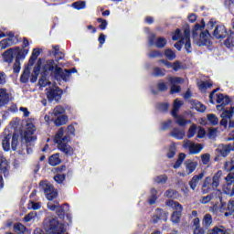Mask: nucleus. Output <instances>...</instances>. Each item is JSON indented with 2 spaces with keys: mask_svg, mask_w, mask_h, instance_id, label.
<instances>
[{
  "mask_svg": "<svg viewBox=\"0 0 234 234\" xmlns=\"http://www.w3.org/2000/svg\"><path fill=\"white\" fill-rule=\"evenodd\" d=\"M176 154V146L175 144H171L166 154L167 158H173Z\"/></svg>",
  "mask_w": 234,
  "mask_h": 234,
  "instance_id": "nucleus-48",
  "label": "nucleus"
},
{
  "mask_svg": "<svg viewBox=\"0 0 234 234\" xmlns=\"http://www.w3.org/2000/svg\"><path fill=\"white\" fill-rule=\"evenodd\" d=\"M27 227L21 223H16L14 225V231L15 233H25Z\"/></svg>",
  "mask_w": 234,
  "mask_h": 234,
  "instance_id": "nucleus-40",
  "label": "nucleus"
},
{
  "mask_svg": "<svg viewBox=\"0 0 234 234\" xmlns=\"http://www.w3.org/2000/svg\"><path fill=\"white\" fill-rule=\"evenodd\" d=\"M48 164L50 165L56 166L61 164V159L59 158V154H55L49 157Z\"/></svg>",
  "mask_w": 234,
  "mask_h": 234,
  "instance_id": "nucleus-30",
  "label": "nucleus"
},
{
  "mask_svg": "<svg viewBox=\"0 0 234 234\" xmlns=\"http://www.w3.org/2000/svg\"><path fill=\"white\" fill-rule=\"evenodd\" d=\"M16 50H17V48H9L5 50L2 55L4 61L5 63H12V61H14V54H16Z\"/></svg>",
  "mask_w": 234,
  "mask_h": 234,
  "instance_id": "nucleus-20",
  "label": "nucleus"
},
{
  "mask_svg": "<svg viewBox=\"0 0 234 234\" xmlns=\"http://www.w3.org/2000/svg\"><path fill=\"white\" fill-rule=\"evenodd\" d=\"M13 70L15 74H19V72L21 71V62H18L17 60H16L13 65Z\"/></svg>",
  "mask_w": 234,
  "mask_h": 234,
  "instance_id": "nucleus-56",
  "label": "nucleus"
},
{
  "mask_svg": "<svg viewBox=\"0 0 234 234\" xmlns=\"http://www.w3.org/2000/svg\"><path fill=\"white\" fill-rule=\"evenodd\" d=\"M191 30H189V28H185L184 30V36H183V41H184V45H185V48L186 50V52H191Z\"/></svg>",
  "mask_w": 234,
  "mask_h": 234,
  "instance_id": "nucleus-19",
  "label": "nucleus"
},
{
  "mask_svg": "<svg viewBox=\"0 0 234 234\" xmlns=\"http://www.w3.org/2000/svg\"><path fill=\"white\" fill-rule=\"evenodd\" d=\"M72 8H75V10H83L87 8V3L85 1H77L71 5Z\"/></svg>",
  "mask_w": 234,
  "mask_h": 234,
  "instance_id": "nucleus-35",
  "label": "nucleus"
},
{
  "mask_svg": "<svg viewBox=\"0 0 234 234\" xmlns=\"http://www.w3.org/2000/svg\"><path fill=\"white\" fill-rule=\"evenodd\" d=\"M182 105H184V102H182V101L178 99L175 100L173 110H172V116H176V113L178 112V111H180V108L182 107Z\"/></svg>",
  "mask_w": 234,
  "mask_h": 234,
  "instance_id": "nucleus-31",
  "label": "nucleus"
},
{
  "mask_svg": "<svg viewBox=\"0 0 234 234\" xmlns=\"http://www.w3.org/2000/svg\"><path fill=\"white\" fill-rule=\"evenodd\" d=\"M210 155L209 154H204L201 155V160L204 165H207L209 164Z\"/></svg>",
  "mask_w": 234,
  "mask_h": 234,
  "instance_id": "nucleus-62",
  "label": "nucleus"
},
{
  "mask_svg": "<svg viewBox=\"0 0 234 234\" xmlns=\"http://www.w3.org/2000/svg\"><path fill=\"white\" fill-rule=\"evenodd\" d=\"M173 118H175L176 122L177 123V125H179L180 127H184L186 126V123H191V121H187L186 120V118L182 115H178L176 113V116H173Z\"/></svg>",
  "mask_w": 234,
  "mask_h": 234,
  "instance_id": "nucleus-28",
  "label": "nucleus"
},
{
  "mask_svg": "<svg viewBox=\"0 0 234 234\" xmlns=\"http://www.w3.org/2000/svg\"><path fill=\"white\" fill-rule=\"evenodd\" d=\"M8 162L6 159L0 155V173L4 175V176H8V169H9Z\"/></svg>",
  "mask_w": 234,
  "mask_h": 234,
  "instance_id": "nucleus-21",
  "label": "nucleus"
},
{
  "mask_svg": "<svg viewBox=\"0 0 234 234\" xmlns=\"http://www.w3.org/2000/svg\"><path fill=\"white\" fill-rule=\"evenodd\" d=\"M172 69L175 70V72H178V70H182L184 68V65H182V62L176 60L174 63H172Z\"/></svg>",
  "mask_w": 234,
  "mask_h": 234,
  "instance_id": "nucleus-47",
  "label": "nucleus"
},
{
  "mask_svg": "<svg viewBox=\"0 0 234 234\" xmlns=\"http://www.w3.org/2000/svg\"><path fill=\"white\" fill-rule=\"evenodd\" d=\"M212 223H213V218L211 217V215L210 214L205 215L203 218V226H206L207 228L211 226Z\"/></svg>",
  "mask_w": 234,
  "mask_h": 234,
  "instance_id": "nucleus-45",
  "label": "nucleus"
},
{
  "mask_svg": "<svg viewBox=\"0 0 234 234\" xmlns=\"http://www.w3.org/2000/svg\"><path fill=\"white\" fill-rule=\"evenodd\" d=\"M156 37L154 35H150L148 41L150 45H155L157 48H164L167 45V40L165 37H158L154 42Z\"/></svg>",
  "mask_w": 234,
  "mask_h": 234,
  "instance_id": "nucleus-18",
  "label": "nucleus"
},
{
  "mask_svg": "<svg viewBox=\"0 0 234 234\" xmlns=\"http://www.w3.org/2000/svg\"><path fill=\"white\" fill-rule=\"evenodd\" d=\"M15 54H16V61H18L21 63V61H24V59L27 58V55L28 54V49H26V48L19 49L17 48V50L15 51Z\"/></svg>",
  "mask_w": 234,
  "mask_h": 234,
  "instance_id": "nucleus-25",
  "label": "nucleus"
},
{
  "mask_svg": "<svg viewBox=\"0 0 234 234\" xmlns=\"http://www.w3.org/2000/svg\"><path fill=\"white\" fill-rule=\"evenodd\" d=\"M208 234H229L228 231H226L225 229L222 227H215L213 229H211Z\"/></svg>",
  "mask_w": 234,
  "mask_h": 234,
  "instance_id": "nucleus-39",
  "label": "nucleus"
},
{
  "mask_svg": "<svg viewBox=\"0 0 234 234\" xmlns=\"http://www.w3.org/2000/svg\"><path fill=\"white\" fill-rule=\"evenodd\" d=\"M156 189L153 188L151 190V197L148 199V202L151 206H153V204H156V200L158 199V196H156Z\"/></svg>",
  "mask_w": 234,
  "mask_h": 234,
  "instance_id": "nucleus-37",
  "label": "nucleus"
},
{
  "mask_svg": "<svg viewBox=\"0 0 234 234\" xmlns=\"http://www.w3.org/2000/svg\"><path fill=\"white\" fill-rule=\"evenodd\" d=\"M215 92H217V90H214L209 95L210 103H215L214 100H216V103L220 105H228L229 103V97L224 94H215Z\"/></svg>",
  "mask_w": 234,
  "mask_h": 234,
  "instance_id": "nucleus-12",
  "label": "nucleus"
},
{
  "mask_svg": "<svg viewBox=\"0 0 234 234\" xmlns=\"http://www.w3.org/2000/svg\"><path fill=\"white\" fill-rule=\"evenodd\" d=\"M221 122H220V125H222V127H228V122L229 121V127L230 129H232L234 127V122L231 121V113L229 112V111H224L222 113H221Z\"/></svg>",
  "mask_w": 234,
  "mask_h": 234,
  "instance_id": "nucleus-17",
  "label": "nucleus"
},
{
  "mask_svg": "<svg viewBox=\"0 0 234 234\" xmlns=\"http://www.w3.org/2000/svg\"><path fill=\"white\" fill-rule=\"evenodd\" d=\"M184 37V33L180 32V29H176L172 37L173 41H178V39H182Z\"/></svg>",
  "mask_w": 234,
  "mask_h": 234,
  "instance_id": "nucleus-52",
  "label": "nucleus"
},
{
  "mask_svg": "<svg viewBox=\"0 0 234 234\" xmlns=\"http://www.w3.org/2000/svg\"><path fill=\"white\" fill-rule=\"evenodd\" d=\"M54 67H55L54 60L46 61L42 69L41 77L38 80V85L40 87L48 86V89H49L50 87H52V85H54L52 82H50V80H48V74H50V72L54 70Z\"/></svg>",
  "mask_w": 234,
  "mask_h": 234,
  "instance_id": "nucleus-4",
  "label": "nucleus"
},
{
  "mask_svg": "<svg viewBox=\"0 0 234 234\" xmlns=\"http://www.w3.org/2000/svg\"><path fill=\"white\" fill-rule=\"evenodd\" d=\"M47 98L49 101H59L63 91L56 84H52L49 88H47Z\"/></svg>",
  "mask_w": 234,
  "mask_h": 234,
  "instance_id": "nucleus-10",
  "label": "nucleus"
},
{
  "mask_svg": "<svg viewBox=\"0 0 234 234\" xmlns=\"http://www.w3.org/2000/svg\"><path fill=\"white\" fill-rule=\"evenodd\" d=\"M40 52H39V49H34L33 52H32V55L29 58V62H28V65L29 67H32L36 61V59H37V57L39 56Z\"/></svg>",
  "mask_w": 234,
  "mask_h": 234,
  "instance_id": "nucleus-36",
  "label": "nucleus"
},
{
  "mask_svg": "<svg viewBox=\"0 0 234 234\" xmlns=\"http://www.w3.org/2000/svg\"><path fill=\"white\" fill-rule=\"evenodd\" d=\"M165 55L167 58V59H169L170 61H173V59H175V58H176V55L175 54V51H173L169 48L165 49Z\"/></svg>",
  "mask_w": 234,
  "mask_h": 234,
  "instance_id": "nucleus-50",
  "label": "nucleus"
},
{
  "mask_svg": "<svg viewBox=\"0 0 234 234\" xmlns=\"http://www.w3.org/2000/svg\"><path fill=\"white\" fill-rule=\"evenodd\" d=\"M207 120L211 125H218V118H217L216 114H208L207 115Z\"/></svg>",
  "mask_w": 234,
  "mask_h": 234,
  "instance_id": "nucleus-46",
  "label": "nucleus"
},
{
  "mask_svg": "<svg viewBox=\"0 0 234 234\" xmlns=\"http://www.w3.org/2000/svg\"><path fill=\"white\" fill-rule=\"evenodd\" d=\"M66 229L63 223H60L58 218H52L49 220L48 228L46 229V234H67L65 233ZM41 230L37 229L34 234H40Z\"/></svg>",
  "mask_w": 234,
  "mask_h": 234,
  "instance_id": "nucleus-5",
  "label": "nucleus"
},
{
  "mask_svg": "<svg viewBox=\"0 0 234 234\" xmlns=\"http://www.w3.org/2000/svg\"><path fill=\"white\" fill-rule=\"evenodd\" d=\"M97 21L98 23H101V25L99 26V28H101V30H105V28H107V20L103 18H98Z\"/></svg>",
  "mask_w": 234,
  "mask_h": 234,
  "instance_id": "nucleus-57",
  "label": "nucleus"
},
{
  "mask_svg": "<svg viewBox=\"0 0 234 234\" xmlns=\"http://www.w3.org/2000/svg\"><path fill=\"white\" fill-rule=\"evenodd\" d=\"M10 101V93L6 91V89H0V106L6 105Z\"/></svg>",
  "mask_w": 234,
  "mask_h": 234,
  "instance_id": "nucleus-22",
  "label": "nucleus"
},
{
  "mask_svg": "<svg viewBox=\"0 0 234 234\" xmlns=\"http://www.w3.org/2000/svg\"><path fill=\"white\" fill-rule=\"evenodd\" d=\"M36 217H37V212H30L27 215H26V217L24 218V221L25 222H32L34 220H36Z\"/></svg>",
  "mask_w": 234,
  "mask_h": 234,
  "instance_id": "nucleus-44",
  "label": "nucleus"
},
{
  "mask_svg": "<svg viewBox=\"0 0 234 234\" xmlns=\"http://www.w3.org/2000/svg\"><path fill=\"white\" fill-rule=\"evenodd\" d=\"M148 56L149 58H162V53L160 51H152Z\"/></svg>",
  "mask_w": 234,
  "mask_h": 234,
  "instance_id": "nucleus-64",
  "label": "nucleus"
},
{
  "mask_svg": "<svg viewBox=\"0 0 234 234\" xmlns=\"http://www.w3.org/2000/svg\"><path fill=\"white\" fill-rule=\"evenodd\" d=\"M30 78V68H26L20 77L21 83H27Z\"/></svg>",
  "mask_w": 234,
  "mask_h": 234,
  "instance_id": "nucleus-34",
  "label": "nucleus"
},
{
  "mask_svg": "<svg viewBox=\"0 0 234 234\" xmlns=\"http://www.w3.org/2000/svg\"><path fill=\"white\" fill-rule=\"evenodd\" d=\"M225 46L228 48H231V47H234V32L229 30V34L228 38L225 40Z\"/></svg>",
  "mask_w": 234,
  "mask_h": 234,
  "instance_id": "nucleus-33",
  "label": "nucleus"
},
{
  "mask_svg": "<svg viewBox=\"0 0 234 234\" xmlns=\"http://www.w3.org/2000/svg\"><path fill=\"white\" fill-rule=\"evenodd\" d=\"M64 133L65 131L63 130V128H60L55 135L54 142L55 144H58L59 151H61L65 154L70 155L72 154V153H74V149H72V147H70V145H69L68 144L69 137H63Z\"/></svg>",
  "mask_w": 234,
  "mask_h": 234,
  "instance_id": "nucleus-2",
  "label": "nucleus"
},
{
  "mask_svg": "<svg viewBox=\"0 0 234 234\" xmlns=\"http://www.w3.org/2000/svg\"><path fill=\"white\" fill-rule=\"evenodd\" d=\"M186 160V154H179V157L174 165V169H178L182 165V163Z\"/></svg>",
  "mask_w": 234,
  "mask_h": 234,
  "instance_id": "nucleus-42",
  "label": "nucleus"
},
{
  "mask_svg": "<svg viewBox=\"0 0 234 234\" xmlns=\"http://www.w3.org/2000/svg\"><path fill=\"white\" fill-rule=\"evenodd\" d=\"M168 81L171 84L170 92L172 94H177V92H180L182 88L179 85L180 83H184V79L180 77H169Z\"/></svg>",
  "mask_w": 234,
  "mask_h": 234,
  "instance_id": "nucleus-13",
  "label": "nucleus"
},
{
  "mask_svg": "<svg viewBox=\"0 0 234 234\" xmlns=\"http://www.w3.org/2000/svg\"><path fill=\"white\" fill-rule=\"evenodd\" d=\"M14 45V41L12 38H5L0 42V50H5V48H8V47H12Z\"/></svg>",
  "mask_w": 234,
  "mask_h": 234,
  "instance_id": "nucleus-32",
  "label": "nucleus"
},
{
  "mask_svg": "<svg viewBox=\"0 0 234 234\" xmlns=\"http://www.w3.org/2000/svg\"><path fill=\"white\" fill-rule=\"evenodd\" d=\"M22 139L26 142L27 147L36 144L37 136L36 135V126L34 123H27L26 128L22 133Z\"/></svg>",
  "mask_w": 234,
  "mask_h": 234,
  "instance_id": "nucleus-6",
  "label": "nucleus"
},
{
  "mask_svg": "<svg viewBox=\"0 0 234 234\" xmlns=\"http://www.w3.org/2000/svg\"><path fill=\"white\" fill-rule=\"evenodd\" d=\"M195 109L198 112H204L206 111V106L204 104H202L201 102H199V101H196L195 102Z\"/></svg>",
  "mask_w": 234,
  "mask_h": 234,
  "instance_id": "nucleus-53",
  "label": "nucleus"
},
{
  "mask_svg": "<svg viewBox=\"0 0 234 234\" xmlns=\"http://www.w3.org/2000/svg\"><path fill=\"white\" fill-rule=\"evenodd\" d=\"M54 180L57 184H62L65 180V175H57L54 176Z\"/></svg>",
  "mask_w": 234,
  "mask_h": 234,
  "instance_id": "nucleus-63",
  "label": "nucleus"
},
{
  "mask_svg": "<svg viewBox=\"0 0 234 234\" xmlns=\"http://www.w3.org/2000/svg\"><path fill=\"white\" fill-rule=\"evenodd\" d=\"M72 72H76V69H63L61 68H58L56 66L54 71L52 72V74H54L55 79L59 81V80H63V81H69V80L70 79V74H72Z\"/></svg>",
  "mask_w": 234,
  "mask_h": 234,
  "instance_id": "nucleus-11",
  "label": "nucleus"
},
{
  "mask_svg": "<svg viewBox=\"0 0 234 234\" xmlns=\"http://www.w3.org/2000/svg\"><path fill=\"white\" fill-rule=\"evenodd\" d=\"M229 212H225V217H229L234 213V201H229L227 207Z\"/></svg>",
  "mask_w": 234,
  "mask_h": 234,
  "instance_id": "nucleus-49",
  "label": "nucleus"
},
{
  "mask_svg": "<svg viewBox=\"0 0 234 234\" xmlns=\"http://www.w3.org/2000/svg\"><path fill=\"white\" fill-rule=\"evenodd\" d=\"M202 178H204V173L196 175L191 178V180L189 181V186H190V188L193 189V191H195V189H197V186H198V182H200V180H202Z\"/></svg>",
  "mask_w": 234,
  "mask_h": 234,
  "instance_id": "nucleus-23",
  "label": "nucleus"
},
{
  "mask_svg": "<svg viewBox=\"0 0 234 234\" xmlns=\"http://www.w3.org/2000/svg\"><path fill=\"white\" fill-rule=\"evenodd\" d=\"M39 186L43 189L48 200H54L58 197V190L48 181H41Z\"/></svg>",
  "mask_w": 234,
  "mask_h": 234,
  "instance_id": "nucleus-9",
  "label": "nucleus"
},
{
  "mask_svg": "<svg viewBox=\"0 0 234 234\" xmlns=\"http://www.w3.org/2000/svg\"><path fill=\"white\" fill-rule=\"evenodd\" d=\"M56 211L57 215L59 216L60 218L65 217V213L69 211V204H64L62 206L58 205Z\"/></svg>",
  "mask_w": 234,
  "mask_h": 234,
  "instance_id": "nucleus-29",
  "label": "nucleus"
},
{
  "mask_svg": "<svg viewBox=\"0 0 234 234\" xmlns=\"http://www.w3.org/2000/svg\"><path fill=\"white\" fill-rule=\"evenodd\" d=\"M52 114L54 116V123L57 127L65 125V123H67L68 118L67 115H65V108L62 106L55 107Z\"/></svg>",
  "mask_w": 234,
  "mask_h": 234,
  "instance_id": "nucleus-8",
  "label": "nucleus"
},
{
  "mask_svg": "<svg viewBox=\"0 0 234 234\" xmlns=\"http://www.w3.org/2000/svg\"><path fill=\"white\" fill-rule=\"evenodd\" d=\"M197 166H198V163L197 161L186 160L185 162V167H186L185 173H178V175L179 176H187L188 175L195 173V170L197 169Z\"/></svg>",
  "mask_w": 234,
  "mask_h": 234,
  "instance_id": "nucleus-15",
  "label": "nucleus"
},
{
  "mask_svg": "<svg viewBox=\"0 0 234 234\" xmlns=\"http://www.w3.org/2000/svg\"><path fill=\"white\" fill-rule=\"evenodd\" d=\"M197 87L201 92H206V90L211 89V87H213V82L201 80L197 82Z\"/></svg>",
  "mask_w": 234,
  "mask_h": 234,
  "instance_id": "nucleus-27",
  "label": "nucleus"
},
{
  "mask_svg": "<svg viewBox=\"0 0 234 234\" xmlns=\"http://www.w3.org/2000/svg\"><path fill=\"white\" fill-rule=\"evenodd\" d=\"M209 184H211V177H206L203 183V193H209Z\"/></svg>",
  "mask_w": 234,
  "mask_h": 234,
  "instance_id": "nucleus-43",
  "label": "nucleus"
},
{
  "mask_svg": "<svg viewBox=\"0 0 234 234\" xmlns=\"http://www.w3.org/2000/svg\"><path fill=\"white\" fill-rule=\"evenodd\" d=\"M53 50H54V56L55 58H57V59H63V58H65V54L59 51V46H53Z\"/></svg>",
  "mask_w": 234,
  "mask_h": 234,
  "instance_id": "nucleus-38",
  "label": "nucleus"
},
{
  "mask_svg": "<svg viewBox=\"0 0 234 234\" xmlns=\"http://www.w3.org/2000/svg\"><path fill=\"white\" fill-rule=\"evenodd\" d=\"M170 136L176 140H183L184 136H186V132L180 128H174L170 133Z\"/></svg>",
  "mask_w": 234,
  "mask_h": 234,
  "instance_id": "nucleus-24",
  "label": "nucleus"
},
{
  "mask_svg": "<svg viewBox=\"0 0 234 234\" xmlns=\"http://www.w3.org/2000/svg\"><path fill=\"white\" fill-rule=\"evenodd\" d=\"M213 36L216 39H224V37L229 36V33H228L226 26L220 25L215 27Z\"/></svg>",
  "mask_w": 234,
  "mask_h": 234,
  "instance_id": "nucleus-16",
  "label": "nucleus"
},
{
  "mask_svg": "<svg viewBox=\"0 0 234 234\" xmlns=\"http://www.w3.org/2000/svg\"><path fill=\"white\" fill-rule=\"evenodd\" d=\"M41 208V205L39 203H36L34 201H31L28 204V209H34L35 211Z\"/></svg>",
  "mask_w": 234,
  "mask_h": 234,
  "instance_id": "nucleus-58",
  "label": "nucleus"
},
{
  "mask_svg": "<svg viewBox=\"0 0 234 234\" xmlns=\"http://www.w3.org/2000/svg\"><path fill=\"white\" fill-rule=\"evenodd\" d=\"M155 182L157 184H165V182H167V176H158L156 178H155Z\"/></svg>",
  "mask_w": 234,
  "mask_h": 234,
  "instance_id": "nucleus-60",
  "label": "nucleus"
},
{
  "mask_svg": "<svg viewBox=\"0 0 234 234\" xmlns=\"http://www.w3.org/2000/svg\"><path fill=\"white\" fill-rule=\"evenodd\" d=\"M197 134V124H192L188 130L187 138H193Z\"/></svg>",
  "mask_w": 234,
  "mask_h": 234,
  "instance_id": "nucleus-51",
  "label": "nucleus"
},
{
  "mask_svg": "<svg viewBox=\"0 0 234 234\" xmlns=\"http://www.w3.org/2000/svg\"><path fill=\"white\" fill-rule=\"evenodd\" d=\"M224 169L225 171H234V157L225 163Z\"/></svg>",
  "mask_w": 234,
  "mask_h": 234,
  "instance_id": "nucleus-41",
  "label": "nucleus"
},
{
  "mask_svg": "<svg viewBox=\"0 0 234 234\" xmlns=\"http://www.w3.org/2000/svg\"><path fill=\"white\" fill-rule=\"evenodd\" d=\"M154 76H165V69H162L160 68H154Z\"/></svg>",
  "mask_w": 234,
  "mask_h": 234,
  "instance_id": "nucleus-59",
  "label": "nucleus"
},
{
  "mask_svg": "<svg viewBox=\"0 0 234 234\" xmlns=\"http://www.w3.org/2000/svg\"><path fill=\"white\" fill-rule=\"evenodd\" d=\"M157 88H158V90H161V92H164L165 90H167V89H169V87L167 86V83L162 80L158 82Z\"/></svg>",
  "mask_w": 234,
  "mask_h": 234,
  "instance_id": "nucleus-54",
  "label": "nucleus"
},
{
  "mask_svg": "<svg viewBox=\"0 0 234 234\" xmlns=\"http://www.w3.org/2000/svg\"><path fill=\"white\" fill-rule=\"evenodd\" d=\"M184 147L185 149H188L190 154H198L204 147L200 144H195L189 140H186L184 142Z\"/></svg>",
  "mask_w": 234,
  "mask_h": 234,
  "instance_id": "nucleus-14",
  "label": "nucleus"
},
{
  "mask_svg": "<svg viewBox=\"0 0 234 234\" xmlns=\"http://www.w3.org/2000/svg\"><path fill=\"white\" fill-rule=\"evenodd\" d=\"M7 80L8 77L6 76V73H5V71H0V85H5Z\"/></svg>",
  "mask_w": 234,
  "mask_h": 234,
  "instance_id": "nucleus-55",
  "label": "nucleus"
},
{
  "mask_svg": "<svg viewBox=\"0 0 234 234\" xmlns=\"http://www.w3.org/2000/svg\"><path fill=\"white\" fill-rule=\"evenodd\" d=\"M1 138H2V147H3L4 151H8L10 149V140H12L11 147H12L13 151L17 150L19 134L15 133L12 135L10 131L5 130V132L1 135Z\"/></svg>",
  "mask_w": 234,
  "mask_h": 234,
  "instance_id": "nucleus-3",
  "label": "nucleus"
},
{
  "mask_svg": "<svg viewBox=\"0 0 234 234\" xmlns=\"http://www.w3.org/2000/svg\"><path fill=\"white\" fill-rule=\"evenodd\" d=\"M166 206L176 210L171 216V222H173V224H178V222H180V218H182V206L180 205V203L171 199L166 201Z\"/></svg>",
  "mask_w": 234,
  "mask_h": 234,
  "instance_id": "nucleus-7",
  "label": "nucleus"
},
{
  "mask_svg": "<svg viewBox=\"0 0 234 234\" xmlns=\"http://www.w3.org/2000/svg\"><path fill=\"white\" fill-rule=\"evenodd\" d=\"M212 198H213V196L208 195V196H207V197H201L200 200H199V202H200L201 204H207L208 202H211Z\"/></svg>",
  "mask_w": 234,
  "mask_h": 234,
  "instance_id": "nucleus-61",
  "label": "nucleus"
},
{
  "mask_svg": "<svg viewBox=\"0 0 234 234\" xmlns=\"http://www.w3.org/2000/svg\"><path fill=\"white\" fill-rule=\"evenodd\" d=\"M221 176H222V171L220 170L214 175L212 179V184H211V186L213 189H217V186H219Z\"/></svg>",
  "mask_w": 234,
  "mask_h": 234,
  "instance_id": "nucleus-26",
  "label": "nucleus"
},
{
  "mask_svg": "<svg viewBox=\"0 0 234 234\" xmlns=\"http://www.w3.org/2000/svg\"><path fill=\"white\" fill-rule=\"evenodd\" d=\"M204 28H206V23L204 22V19H202L201 24H196L192 31L194 43L198 47H204V45L209 43V32L207 30L202 32Z\"/></svg>",
  "mask_w": 234,
  "mask_h": 234,
  "instance_id": "nucleus-1",
  "label": "nucleus"
}]
</instances>
